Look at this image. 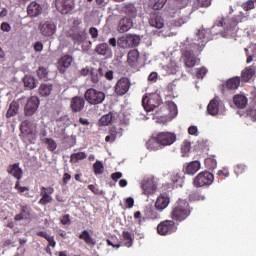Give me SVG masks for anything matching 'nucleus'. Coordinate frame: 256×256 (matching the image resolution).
I'll use <instances>...</instances> for the list:
<instances>
[{
    "instance_id": "nucleus-12",
    "label": "nucleus",
    "mask_w": 256,
    "mask_h": 256,
    "mask_svg": "<svg viewBox=\"0 0 256 256\" xmlns=\"http://www.w3.org/2000/svg\"><path fill=\"white\" fill-rule=\"evenodd\" d=\"M69 37L74 43L81 45V43L87 39V33L79 27H72L69 32Z\"/></svg>"
},
{
    "instance_id": "nucleus-49",
    "label": "nucleus",
    "mask_w": 256,
    "mask_h": 256,
    "mask_svg": "<svg viewBox=\"0 0 256 256\" xmlns=\"http://www.w3.org/2000/svg\"><path fill=\"white\" fill-rule=\"evenodd\" d=\"M49 75V72L47 71V68L45 67H39L37 70V76L39 79H47Z\"/></svg>"
},
{
    "instance_id": "nucleus-27",
    "label": "nucleus",
    "mask_w": 256,
    "mask_h": 256,
    "mask_svg": "<svg viewBox=\"0 0 256 256\" xmlns=\"http://www.w3.org/2000/svg\"><path fill=\"white\" fill-rule=\"evenodd\" d=\"M255 73H256V66L255 65L246 67L242 71V74H241L242 81H249L250 79H253Z\"/></svg>"
},
{
    "instance_id": "nucleus-24",
    "label": "nucleus",
    "mask_w": 256,
    "mask_h": 256,
    "mask_svg": "<svg viewBox=\"0 0 256 256\" xmlns=\"http://www.w3.org/2000/svg\"><path fill=\"white\" fill-rule=\"evenodd\" d=\"M90 75H91V81L94 84H97L99 83V81H101V77L105 75V69L103 67H99L98 69L92 68Z\"/></svg>"
},
{
    "instance_id": "nucleus-46",
    "label": "nucleus",
    "mask_w": 256,
    "mask_h": 256,
    "mask_svg": "<svg viewBox=\"0 0 256 256\" xmlns=\"http://www.w3.org/2000/svg\"><path fill=\"white\" fill-rule=\"evenodd\" d=\"M122 236L124 241H126V247H131V245H133V237L131 236V233L129 231H123Z\"/></svg>"
},
{
    "instance_id": "nucleus-51",
    "label": "nucleus",
    "mask_w": 256,
    "mask_h": 256,
    "mask_svg": "<svg viewBox=\"0 0 256 256\" xmlns=\"http://www.w3.org/2000/svg\"><path fill=\"white\" fill-rule=\"evenodd\" d=\"M110 135L112 136V141H115L117 139L118 135H121V131L117 129V127H112L110 129Z\"/></svg>"
},
{
    "instance_id": "nucleus-16",
    "label": "nucleus",
    "mask_w": 256,
    "mask_h": 256,
    "mask_svg": "<svg viewBox=\"0 0 256 256\" xmlns=\"http://www.w3.org/2000/svg\"><path fill=\"white\" fill-rule=\"evenodd\" d=\"M27 13H28L29 17H32V18L39 17V15H41V13H43V6H41V4L33 1L28 5Z\"/></svg>"
},
{
    "instance_id": "nucleus-3",
    "label": "nucleus",
    "mask_w": 256,
    "mask_h": 256,
    "mask_svg": "<svg viewBox=\"0 0 256 256\" xmlns=\"http://www.w3.org/2000/svg\"><path fill=\"white\" fill-rule=\"evenodd\" d=\"M189 213V203L185 200H179L172 211V217L178 221H183V219H187L189 217Z\"/></svg>"
},
{
    "instance_id": "nucleus-35",
    "label": "nucleus",
    "mask_w": 256,
    "mask_h": 256,
    "mask_svg": "<svg viewBox=\"0 0 256 256\" xmlns=\"http://www.w3.org/2000/svg\"><path fill=\"white\" fill-rule=\"evenodd\" d=\"M240 85H241V78L239 77L231 78L226 82V87L230 91H235V89H239Z\"/></svg>"
},
{
    "instance_id": "nucleus-55",
    "label": "nucleus",
    "mask_w": 256,
    "mask_h": 256,
    "mask_svg": "<svg viewBox=\"0 0 256 256\" xmlns=\"http://www.w3.org/2000/svg\"><path fill=\"white\" fill-rule=\"evenodd\" d=\"M61 223H62V225H71V218H70L69 214L64 215L62 217Z\"/></svg>"
},
{
    "instance_id": "nucleus-14",
    "label": "nucleus",
    "mask_w": 256,
    "mask_h": 256,
    "mask_svg": "<svg viewBox=\"0 0 256 256\" xmlns=\"http://www.w3.org/2000/svg\"><path fill=\"white\" fill-rule=\"evenodd\" d=\"M158 141L162 147H167V145H173L174 141H177V135L171 132H160L158 134Z\"/></svg>"
},
{
    "instance_id": "nucleus-32",
    "label": "nucleus",
    "mask_w": 256,
    "mask_h": 256,
    "mask_svg": "<svg viewBox=\"0 0 256 256\" xmlns=\"http://www.w3.org/2000/svg\"><path fill=\"white\" fill-rule=\"evenodd\" d=\"M114 121H115V116H113V113L110 112L106 115H103L99 119V125L101 127H107V126L111 125Z\"/></svg>"
},
{
    "instance_id": "nucleus-15",
    "label": "nucleus",
    "mask_w": 256,
    "mask_h": 256,
    "mask_svg": "<svg viewBox=\"0 0 256 256\" xmlns=\"http://www.w3.org/2000/svg\"><path fill=\"white\" fill-rule=\"evenodd\" d=\"M73 0H56V9L62 13V15H67L73 11Z\"/></svg>"
},
{
    "instance_id": "nucleus-9",
    "label": "nucleus",
    "mask_w": 256,
    "mask_h": 256,
    "mask_svg": "<svg viewBox=\"0 0 256 256\" xmlns=\"http://www.w3.org/2000/svg\"><path fill=\"white\" fill-rule=\"evenodd\" d=\"M157 231L159 235H171L177 231V226L173 220H165L158 225Z\"/></svg>"
},
{
    "instance_id": "nucleus-1",
    "label": "nucleus",
    "mask_w": 256,
    "mask_h": 256,
    "mask_svg": "<svg viewBox=\"0 0 256 256\" xmlns=\"http://www.w3.org/2000/svg\"><path fill=\"white\" fill-rule=\"evenodd\" d=\"M207 41L209 40L205 37V30H198V33H196L195 37L192 39L190 47L183 53L184 63L188 69L195 67V65H199V58H197V55H201V51L205 49Z\"/></svg>"
},
{
    "instance_id": "nucleus-4",
    "label": "nucleus",
    "mask_w": 256,
    "mask_h": 256,
    "mask_svg": "<svg viewBox=\"0 0 256 256\" xmlns=\"http://www.w3.org/2000/svg\"><path fill=\"white\" fill-rule=\"evenodd\" d=\"M84 97L90 105H99L105 101V94L94 88L86 90Z\"/></svg>"
},
{
    "instance_id": "nucleus-2",
    "label": "nucleus",
    "mask_w": 256,
    "mask_h": 256,
    "mask_svg": "<svg viewBox=\"0 0 256 256\" xmlns=\"http://www.w3.org/2000/svg\"><path fill=\"white\" fill-rule=\"evenodd\" d=\"M245 21H249V16L240 12V14L230 19L220 18L216 20L210 31L213 35H217V33H223L224 30L225 35H223V37H235L237 31H239L237 25H239V23H245Z\"/></svg>"
},
{
    "instance_id": "nucleus-53",
    "label": "nucleus",
    "mask_w": 256,
    "mask_h": 256,
    "mask_svg": "<svg viewBox=\"0 0 256 256\" xmlns=\"http://www.w3.org/2000/svg\"><path fill=\"white\" fill-rule=\"evenodd\" d=\"M88 189H90V191H92V193L95 195H101V193H103V191L99 190V188L93 184L88 185Z\"/></svg>"
},
{
    "instance_id": "nucleus-11",
    "label": "nucleus",
    "mask_w": 256,
    "mask_h": 256,
    "mask_svg": "<svg viewBox=\"0 0 256 256\" xmlns=\"http://www.w3.org/2000/svg\"><path fill=\"white\" fill-rule=\"evenodd\" d=\"M21 133L29 139H35L37 137V124L24 121L21 125Z\"/></svg>"
},
{
    "instance_id": "nucleus-57",
    "label": "nucleus",
    "mask_w": 256,
    "mask_h": 256,
    "mask_svg": "<svg viewBox=\"0 0 256 256\" xmlns=\"http://www.w3.org/2000/svg\"><path fill=\"white\" fill-rule=\"evenodd\" d=\"M189 135H199V130L197 129V126H190L188 129Z\"/></svg>"
},
{
    "instance_id": "nucleus-52",
    "label": "nucleus",
    "mask_w": 256,
    "mask_h": 256,
    "mask_svg": "<svg viewBox=\"0 0 256 256\" xmlns=\"http://www.w3.org/2000/svg\"><path fill=\"white\" fill-rule=\"evenodd\" d=\"M88 33L92 39H97L99 37V30L95 27H90Z\"/></svg>"
},
{
    "instance_id": "nucleus-45",
    "label": "nucleus",
    "mask_w": 256,
    "mask_h": 256,
    "mask_svg": "<svg viewBox=\"0 0 256 256\" xmlns=\"http://www.w3.org/2000/svg\"><path fill=\"white\" fill-rule=\"evenodd\" d=\"M117 45L121 49H129V42L127 40V35L118 38L117 39Z\"/></svg>"
},
{
    "instance_id": "nucleus-39",
    "label": "nucleus",
    "mask_w": 256,
    "mask_h": 256,
    "mask_svg": "<svg viewBox=\"0 0 256 256\" xmlns=\"http://www.w3.org/2000/svg\"><path fill=\"white\" fill-rule=\"evenodd\" d=\"M17 113H19V102L13 101L10 104L9 109L6 112V117L8 119H9V117H15V115H17Z\"/></svg>"
},
{
    "instance_id": "nucleus-23",
    "label": "nucleus",
    "mask_w": 256,
    "mask_h": 256,
    "mask_svg": "<svg viewBox=\"0 0 256 256\" xmlns=\"http://www.w3.org/2000/svg\"><path fill=\"white\" fill-rule=\"evenodd\" d=\"M169 206V197L167 196H159L155 202L156 211H164Z\"/></svg>"
},
{
    "instance_id": "nucleus-64",
    "label": "nucleus",
    "mask_w": 256,
    "mask_h": 256,
    "mask_svg": "<svg viewBox=\"0 0 256 256\" xmlns=\"http://www.w3.org/2000/svg\"><path fill=\"white\" fill-rule=\"evenodd\" d=\"M148 81H157V73H156V72H152V73L148 76Z\"/></svg>"
},
{
    "instance_id": "nucleus-44",
    "label": "nucleus",
    "mask_w": 256,
    "mask_h": 256,
    "mask_svg": "<svg viewBox=\"0 0 256 256\" xmlns=\"http://www.w3.org/2000/svg\"><path fill=\"white\" fill-rule=\"evenodd\" d=\"M43 143L47 145V149H49L50 151H55V149H57V142H55V140H53L52 138H44Z\"/></svg>"
},
{
    "instance_id": "nucleus-56",
    "label": "nucleus",
    "mask_w": 256,
    "mask_h": 256,
    "mask_svg": "<svg viewBox=\"0 0 256 256\" xmlns=\"http://www.w3.org/2000/svg\"><path fill=\"white\" fill-rule=\"evenodd\" d=\"M121 177H123V173L121 172H115L111 174V179H113L115 181V183H117V181H119V179H121Z\"/></svg>"
},
{
    "instance_id": "nucleus-38",
    "label": "nucleus",
    "mask_w": 256,
    "mask_h": 256,
    "mask_svg": "<svg viewBox=\"0 0 256 256\" xmlns=\"http://www.w3.org/2000/svg\"><path fill=\"white\" fill-rule=\"evenodd\" d=\"M126 38L128 40V47H137L141 43V38L135 34H127Z\"/></svg>"
},
{
    "instance_id": "nucleus-20",
    "label": "nucleus",
    "mask_w": 256,
    "mask_h": 256,
    "mask_svg": "<svg viewBox=\"0 0 256 256\" xmlns=\"http://www.w3.org/2000/svg\"><path fill=\"white\" fill-rule=\"evenodd\" d=\"M219 107H221V100L219 99V97H215L208 104L207 111L209 115H217V113H219Z\"/></svg>"
},
{
    "instance_id": "nucleus-13",
    "label": "nucleus",
    "mask_w": 256,
    "mask_h": 256,
    "mask_svg": "<svg viewBox=\"0 0 256 256\" xmlns=\"http://www.w3.org/2000/svg\"><path fill=\"white\" fill-rule=\"evenodd\" d=\"M131 89V81L127 77L120 78L115 85L116 95L123 96Z\"/></svg>"
},
{
    "instance_id": "nucleus-41",
    "label": "nucleus",
    "mask_w": 256,
    "mask_h": 256,
    "mask_svg": "<svg viewBox=\"0 0 256 256\" xmlns=\"http://www.w3.org/2000/svg\"><path fill=\"white\" fill-rule=\"evenodd\" d=\"M83 159H87V154L85 152L74 153L70 157L71 163H77V161H83Z\"/></svg>"
},
{
    "instance_id": "nucleus-43",
    "label": "nucleus",
    "mask_w": 256,
    "mask_h": 256,
    "mask_svg": "<svg viewBox=\"0 0 256 256\" xmlns=\"http://www.w3.org/2000/svg\"><path fill=\"white\" fill-rule=\"evenodd\" d=\"M150 3L154 11H159L162 7H165L167 0H151Z\"/></svg>"
},
{
    "instance_id": "nucleus-48",
    "label": "nucleus",
    "mask_w": 256,
    "mask_h": 256,
    "mask_svg": "<svg viewBox=\"0 0 256 256\" xmlns=\"http://www.w3.org/2000/svg\"><path fill=\"white\" fill-rule=\"evenodd\" d=\"M187 21H189V17L187 16H182L181 18H179L178 20H173L172 21V25L174 27H181V25H185V23H187Z\"/></svg>"
},
{
    "instance_id": "nucleus-47",
    "label": "nucleus",
    "mask_w": 256,
    "mask_h": 256,
    "mask_svg": "<svg viewBox=\"0 0 256 256\" xmlns=\"http://www.w3.org/2000/svg\"><path fill=\"white\" fill-rule=\"evenodd\" d=\"M93 169H94L95 175H101V174H103V171L105 168L101 161H96V163H94V165H93Z\"/></svg>"
},
{
    "instance_id": "nucleus-25",
    "label": "nucleus",
    "mask_w": 256,
    "mask_h": 256,
    "mask_svg": "<svg viewBox=\"0 0 256 256\" xmlns=\"http://www.w3.org/2000/svg\"><path fill=\"white\" fill-rule=\"evenodd\" d=\"M133 27V20L130 18H122L119 22L118 31L119 33H126V31H129Z\"/></svg>"
},
{
    "instance_id": "nucleus-26",
    "label": "nucleus",
    "mask_w": 256,
    "mask_h": 256,
    "mask_svg": "<svg viewBox=\"0 0 256 256\" xmlns=\"http://www.w3.org/2000/svg\"><path fill=\"white\" fill-rule=\"evenodd\" d=\"M146 147L149 149V151H159L161 149V142H159V136L157 137H151L146 142Z\"/></svg>"
},
{
    "instance_id": "nucleus-60",
    "label": "nucleus",
    "mask_w": 256,
    "mask_h": 256,
    "mask_svg": "<svg viewBox=\"0 0 256 256\" xmlns=\"http://www.w3.org/2000/svg\"><path fill=\"white\" fill-rule=\"evenodd\" d=\"M207 73V69L205 68H200L198 71H197V77L198 79H203V77H205V74Z\"/></svg>"
},
{
    "instance_id": "nucleus-30",
    "label": "nucleus",
    "mask_w": 256,
    "mask_h": 256,
    "mask_svg": "<svg viewBox=\"0 0 256 256\" xmlns=\"http://www.w3.org/2000/svg\"><path fill=\"white\" fill-rule=\"evenodd\" d=\"M137 63H139V51L131 50L128 53V64L130 67H137Z\"/></svg>"
},
{
    "instance_id": "nucleus-10",
    "label": "nucleus",
    "mask_w": 256,
    "mask_h": 256,
    "mask_svg": "<svg viewBox=\"0 0 256 256\" xmlns=\"http://www.w3.org/2000/svg\"><path fill=\"white\" fill-rule=\"evenodd\" d=\"M142 105L145 111H153L156 107L161 105V100H159V95L154 94L150 98L149 96H145L142 98Z\"/></svg>"
},
{
    "instance_id": "nucleus-19",
    "label": "nucleus",
    "mask_w": 256,
    "mask_h": 256,
    "mask_svg": "<svg viewBox=\"0 0 256 256\" xmlns=\"http://www.w3.org/2000/svg\"><path fill=\"white\" fill-rule=\"evenodd\" d=\"M70 107L74 113H79L80 111H83V107H85V99L79 96L72 98Z\"/></svg>"
},
{
    "instance_id": "nucleus-40",
    "label": "nucleus",
    "mask_w": 256,
    "mask_h": 256,
    "mask_svg": "<svg viewBox=\"0 0 256 256\" xmlns=\"http://www.w3.org/2000/svg\"><path fill=\"white\" fill-rule=\"evenodd\" d=\"M79 237L88 245H97V242L93 239V237H91V234H89L87 230H84Z\"/></svg>"
},
{
    "instance_id": "nucleus-34",
    "label": "nucleus",
    "mask_w": 256,
    "mask_h": 256,
    "mask_svg": "<svg viewBox=\"0 0 256 256\" xmlns=\"http://www.w3.org/2000/svg\"><path fill=\"white\" fill-rule=\"evenodd\" d=\"M24 87H27V89H35L37 88V79L33 76L26 75L23 78Z\"/></svg>"
},
{
    "instance_id": "nucleus-28",
    "label": "nucleus",
    "mask_w": 256,
    "mask_h": 256,
    "mask_svg": "<svg viewBox=\"0 0 256 256\" xmlns=\"http://www.w3.org/2000/svg\"><path fill=\"white\" fill-rule=\"evenodd\" d=\"M149 23H150L151 27H155L156 29H163V27L165 25V21L159 15H152L149 20Z\"/></svg>"
},
{
    "instance_id": "nucleus-54",
    "label": "nucleus",
    "mask_w": 256,
    "mask_h": 256,
    "mask_svg": "<svg viewBox=\"0 0 256 256\" xmlns=\"http://www.w3.org/2000/svg\"><path fill=\"white\" fill-rule=\"evenodd\" d=\"M182 151L184 153H189V151H191V142L184 141L182 145Z\"/></svg>"
},
{
    "instance_id": "nucleus-7",
    "label": "nucleus",
    "mask_w": 256,
    "mask_h": 256,
    "mask_svg": "<svg viewBox=\"0 0 256 256\" xmlns=\"http://www.w3.org/2000/svg\"><path fill=\"white\" fill-rule=\"evenodd\" d=\"M39 103L40 100L37 96L30 97L24 106V115L26 117H33L37 113V109H39Z\"/></svg>"
},
{
    "instance_id": "nucleus-63",
    "label": "nucleus",
    "mask_w": 256,
    "mask_h": 256,
    "mask_svg": "<svg viewBox=\"0 0 256 256\" xmlns=\"http://www.w3.org/2000/svg\"><path fill=\"white\" fill-rule=\"evenodd\" d=\"M108 43H109V45L111 46V47H117V39H115L114 37H112V38H110L109 40H108Z\"/></svg>"
},
{
    "instance_id": "nucleus-6",
    "label": "nucleus",
    "mask_w": 256,
    "mask_h": 256,
    "mask_svg": "<svg viewBox=\"0 0 256 256\" xmlns=\"http://www.w3.org/2000/svg\"><path fill=\"white\" fill-rule=\"evenodd\" d=\"M144 195H152L157 191V178L154 176L145 177L141 182Z\"/></svg>"
},
{
    "instance_id": "nucleus-33",
    "label": "nucleus",
    "mask_w": 256,
    "mask_h": 256,
    "mask_svg": "<svg viewBox=\"0 0 256 256\" xmlns=\"http://www.w3.org/2000/svg\"><path fill=\"white\" fill-rule=\"evenodd\" d=\"M201 169V163L199 161H192L186 167L187 175H195L197 171Z\"/></svg>"
},
{
    "instance_id": "nucleus-21",
    "label": "nucleus",
    "mask_w": 256,
    "mask_h": 256,
    "mask_svg": "<svg viewBox=\"0 0 256 256\" xmlns=\"http://www.w3.org/2000/svg\"><path fill=\"white\" fill-rule=\"evenodd\" d=\"M56 123L60 128V135H64L65 130L67 129V127H69L71 121L69 120L68 115H62L56 120Z\"/></svg>"
},
{
    "instance_id": "nucleus-59",
    "label": "nucleus",
    "mask_w": 256,
    "mask_h": 256,
    "mask_svg": "<svg viewBox=\"0 0 256 256\" xmlns=\"http://www.w3.org/2000/svg\"><path fill=\"white\" fill-rule=\"evenodd\" d=\"M104 69V77L108 79V81L113 80V70L107 71L105 68Z\"/></svg>"
},
{
    "instance_id": "nucleus-8",
    "label": "nucleus",
    "mask_w": 256,
    "mask_h": 256,
    "mask_svg": "<svg viewBox=\"0 0 256 256\" xmlns=\"http://www.w3.org/2000/svg\"><path fill=\"white\" fill-rule=\"evenodd\" d=\"M213 174L208 171L201 172L194 178L195 187H205V185H211L213 183Z\"/></svg>"
},
{
    "instance_id": "nucleus-58",
    "label": "nucleus",
    "mask_w": 256,
    "mask_h": 256,
    "mask_svg": "<svg viewBox=\"0 0 256 256\" xmlns=\"http://www.w3.org/2000/svg\"><path fill=\"white\" fill-rule=\"evenodd\" d=\"M1 31H5L6 33H9V31H11V25H9V23L4 22L1 24L0 27Z\"/></svg>"
},
{
    "instance_id": "nucleus-61",
    "label": "nucleus",
    "mask_w": 256,
    "mask_h": 256,
    "mask_svg": "<svg viewBox=\"0 0 256 256\" xmlns=\"http://www.w3.org/2000/svg\"><path fill=\"white\" fill-rule=\"evenodd\" d=\"M46 241H48V247H55V245H57V243L55 242V239H53L52 236L47 238Z\"/></svg>"
},
{
    "instance_id": "nucleus-36",
    "label": "nucleus",
    "mask_w": 256,
    "mask_h": 256,
    "mask_svg": "<svg viewBox=\"0 0 256 256\" xmlns=\"http://www.w3.org/2000/svg\"><path fill=\"white\" fill-rule=\"evenodd\" d=\"M123 11L128 17H137V8L135 4L128 3L123 6Z\"/></svg>"
},
{
    "instance_id": "nucleus-5",
    "label": "nucleus",
    "mask_w": 256,
    "mask_h": 256,
    "mask_svg": "<svg viewBox=\"0 0 256 256\" xmlns=\"http://www.w3.org/2000/svg\"><path fill=\"white\" fill-rule=\"evenodd\" d=\"M38 31L42 37H53L57 31V25L51 20H42L38 24Z\"/></svg>"
},
{
    "instance_id": "nucleus-50",
    "label": "nucleus",
    "mask_w": 256,
    "mask_h": 256,
    "mask_svg": "<svg viewBox=\"0 0 256 256\" xmlns=\"http://www.w3.org/2000/svg\"><path fill=\"white\" fill-rule=\"evenodd\" d=\"M242 9L244 11H251V9H255V0H248L242 4Z\"/></svg>"
},
{
    "instance_id": "nucleus-18",
    "label": "nucleus",
    "mask_w": 256,
    "mask_h": 256,
    "mask_svg": "<svg viewBox=\"0 0 256 256\" xmlns=\"http://www.w3.org/2000/svg\"><path fill=\"white\" fill-rule=\"evenodd\" d=\"M71 63H73V57L69 55H64L59 61H58V69L60 73H65L69 67H71Z\"/></svg>"
},
{
    "instance_id": "nucleus-22",
    "label": "nucleus",
    "mask_w": 256,
    "mask_h": 256,
    "mask_svg": "<svg viewBox=\"0 0 256 256\" xmlns=\"http://www.w3.org/2000/svg\"><path fill=\"white\" fill-rule=\"evenodd\" d=\"M7 172L18 181L23 177V170L19 167V163L12 164L8 167Z\"/></svg>"
},
{
    "instance_id": "nucleus-62",
    "label": "nucleus",
    "mask_w": 256,
    "mask_h": 256,
    "mask_svg": "<svg viewBox=\"0 0 256 256\" xmlns=\"http://www.w3.org/2000/svg\"><path fill=\"white\" fill-rule=\"evenodd\" d=\"M34 49H35V51H38V52L43 51V43L36 42L35 45H34Z\"/></svg>"
},
{
    "instance_id": "nucleus-42",
    "label": "nucleus",
    "mask_w": 256,
    "mask_h": 256,
    "mask_svg": "<svg viewBox=\"0 0 256 256\" xmlns=\"http://www.w3.org/2000/svg\"><path fill=\"white\" fill-rule=\"evenodd\" d=\"M41 196L42 198L39 200V205H47L53 201V197H51L47 191H42Z\"/></svg>"
},
{
    "instance_id": "nucleus-29",
    "label": "nucleus",
    "mask_w": 256,
    "mask_h": 256,
    "mask_svg": "<svg viewBox=\"0 0 256 256\" xmlns=\"http://www.w3.org/2000/svg\"><path fill=\"white\" fill-rule=\"evenodd\" d=\"M31 217V207L22 206L21 212L15 216L16 221H23V219H29Z\"/></svg>"
},
{
    "instance_id": "nucleus-17",
    "label": "nucleus",
    "mask_w": 256,
    "mask_h": 256,
    "mask_svg": "<svg viewBox=\"0 0 256 256\" xmlns=\"http://www.w3.org/2000/svg\"><path fill=\"white\" fill-rule=\"evenodd\" d=\"M95 53H97V55H101L102 57L113 56V50H111V47H109V44L107 43L98 44L95 48Z\"/></svg>"
},
{
    "instance_id": "nucleus-37",
    "label": "nucleus",
    "mask_w": 256,
    "mask_h": 256,
    "mask_svg": "<svg viewBox=\"0 0 256 256\" xmlns=\"http://www.w3.org/2000/svg\"><path fill=\"white\" fill-rule=\"evenodd\" d=\"M234 105L239 109H244L247 106V97L244 95H235L233 98Z\"/></svg>"
},
{
    "instance_id": "nucleus-31",
    "label": "nucleus",
    "mask_w": 256,
    "mask_h": 256,
    "mask_svg": "<svg viewBox=\"0 0 256 256\" xmlns=\"http://www.w3.org/2000/svg\"><path fill=\"white\" fill-rule=\"evenodd\" d=\"M38 91L41 97H49L51 91H53V84L43 83L39 86Z\"/></svg>"
}]
</instances>
